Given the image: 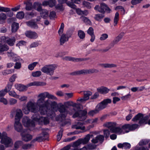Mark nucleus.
Returning <instances> with one entry per match:
<instances>
[{
  "mask_svg": "<svg viewBox=\"0 0 150 150\" xmlns=\"http://www.w3.org/2000/svg\"><path fill=\"white\" fill-rule=\"evenodd\" d=\"M42 73L40 71H37L33 72L32 73V76L34 77H38L41 75Z\"/></svg>",
  "mask_w": 150,
  "mask_h": 150,
  "instance_id": "55",
  "label": "nucleus"
},
{
  "mask_svg": "<svg viewBox=\"0 0 150 150\" xmlns=\"http://www.w3.org/2000/svg\"><path fill=\"white\" fill-rule=\"evenodd\" d=\"M19 28V24L18 23L14 22L11 25V30L12 32H16Z\"/></svg>",
  "mask_w": 150,
  "mask_h": 150,
  "instance_id": "35",
  "label": "nucleus"
},
{
  "mask_svg": "<svg viewBox=\"0 0 150 150\" xmlns=\"http://www.w3.org/2000/svg\"><path fill=\"white\" fill-rule=\"evenodd\" d=\"M44 140H45V139L44 138H43V137L42 136H39L32 140L31 141V143L33 144L36 141H37L38 142H40Z\"/></svg>",
  "mask_w": 150,
  "mask_h": 150,
  "instance_id": "39",
  "label": "nucleus"
},
{
  "mask_svg": "<svg viewBox=\"0 0 150 150\" xmlns=\"http://www.w3.org/2000/svg\"><path fill=\"white\" fill-rule=\"evenodd\" d=\"M71 2L68 1L67 3V4L69 7L74 9L76 8V6L74 4H79L81 3L80 0H71Z\"/></svg>",
  "mask_w": 150,
  "mask_h": 150,
  "instance_id": "21",
  "label": "nucleus"
},
{
  "mask_svg": "<svg viewBox=\"0 0 150 150\" xmlns=\"http://www.w3.org/2000/svg\"><path fill=\"white\" fill-rule=\"evenodd\" d=\"M24 4H26L25 6V9L26 10L30 11L32 9V4L31 3L28 2L27 3H24Z\"/></svg>",
  "mask_w": 150,
  "mask_h": 150,
  "instance_id": "51",
  "label": "nucleus"
},
{
  "mask_svg": "<svg viewBox=\"0 0 150 150\" xmlns=\"http://www.w3.org/2000/svg\"><path fill=\"white\" fill-rule=\"evenodd\" d=\"M119 19V13L118 12H116L114 19L113 25L116 26L118 22Z\"/></svg>",
  "mask_w": 150,
  "mask_h": 150,
  "instance_id": "34",
  "label": "nucleus"
},
{
  "mask_svg": "<svg viewBox=\"0 0 150 150\" xmlns=\"http://www.w3.org/2000/svg\"><path fill=\"white\" fill-rule=\"evenodd\" d=\"M57 67V66L55 64L46 65L41 68V70L44 73L52 76L53 75L54 70Z\"/></svg>",
  "mask_w": 150,
  "mask_h": 150,
  "instance_id": "7",
  "label": "nucleus"
},
{
  "mask_svg": "<svg viewBox=\"0 0 150 150\" xmlns=\"http://www.w3.org/2000/svg\"><path fill=\"white\" fill-rule=\"evenodd\" d=\"M63 130L61 129L58 132L57 135V140L59 142L61 139L63 135Z\"/></svg>",
  "mask_w": 150,
  "mask_h": 150,
  "instance_id": "50",
  "label": "nucleus"
},
{
  "mask_svg": "<svg viewBox=\"0 0 150 150\" xmlns=\"http://www.w3.org/2000/svg\"><path fill=\"white\" fill-rule=\"evenodd\" d=\"M83 5L84 7H86L90 9L91 8L90 3L87 1H83Z\"/></svg>",
  "mask_w": 150,
  "mask_h": 150,
  "instance_id": "64",
  "label": "nucleus"
},
{
  "mask_svg": "<svg viewBox=\"0 0 150 150\" xmlns=\"http://www.w3.org/2000/svg\"><path fill=\"white\" fill-rule=\"evenodd\" d=\"M149 142L148 140L142 139L139 142V144L140 146L148 144Z\"/></svg>",
  "mask_w": 150,
  "mask_h": 150,
  "instance_id": "61",
  "label": "nucleus"
},
{
  "mask_svg": "<svg viewBox=\"0 0 150 150\" xmlns=\"http://www.w3.org/2000/svg\"><path fill=\"white\" fill-rule=\"evenodd\" d=\"M6 15L4 13L0 14V23H2V22L5 20L6 18Z\"/></svg>",
  "mask_w": 150,
  "mask_h": 150,
  "instance_id": "53",
  "label": "nucleus"
},
{
  "mask_svg": "<svg viewBox=\"0 0 150 150\" xmlns=\"http://www.w3.org/2000/svg\"><path fill=\"white\" fill-rule=\"evenodd\" d=\"M9 48L8 46L7 45H2L0 43V54L4 51H7Z\"/></svg>",
  "mask_w": 150,
  "mask_h": 150,
  "instance_id": "30",
  "label": "nucleus"
},
{
  "mask_svg": "<svg viewBox=\"0 0 150 150\" xmlns=\"http://www.w3.org/2000/svg\"><path fill=\"white\" fill-rule=\"evenodd\" d=\"M64 24L63 23H62L61 25L60 28L58 30V32L59 35H61L64 30Z\"/></svg>",
  "mask_w": 150,
  "mask_h": 150,
  "instance_id": "59",
  "label": "nucleus"
},
{
  "mask_svg": "<svg viewBox=\"0 0 150 150\" xmlns=\"http://www.w3.org/2000/svg\"><path fill=\"white\" fill-rule=\"evenodd\" d=\"M69 37L66 34H62L60 39V45H63L64 43L69 40Z\"/></svg>",
  "mask_w": 150,
  "mask_h": 150,
  "instance_id": "26",
  "label": "nucleus"
},
{
  "mask_svg": "<svg viewBox=\"0 0 150 150\" xmlns=\"http://www.w3.org/2000/svg\"><path fill=\"white\" fill-rule=\"evenodd\" d=\"M33 8L38 11H40L42 10L41 4L38 2L34 3L33 5Z\"/></svg>",
  "mask_w": 150,
  "mask_h": 150,
  "instance_id": "31",
  "label": "nucleus"
},
{
  "mask_svg": "<svg viewBox=\"0 0 150 150\" xmlns=\"http://www.w3.org/2000/svg\"><path fill=\"white\" fill-rule=\"evenodd\" d=\"M122 130H123L125 133L128 132L129 130V124H125L122 125L121 127Z\"/></svg>",
  "mask_w": 150,
  "mask_h": 150,
  "instance_id": "42",
  "label": "nucleus"
},
{
  "mask_svg": "<svg viewBox=\"0 0 150 150\" xmlns=\"http://www.w3.org/2000/svg\"><path fill=\"white\" fill-rule=\"evenodd\" d=\"M24 13L23 11L18 12L16 15L17 18L19 19H22L24 17Z\"/></svg>",
  "mask_w": 150,
  "mask_h": 150,
  "instance_id": "57",
  "label": "nucleus"
},
{
  "mask_svg": "<svg viewBox=\"0 0 150 150\" xmlns=\"http://www.w3.org/2000/svg\"><path fill=\"white\" fill-rule=\"evenodd\" d=\"M149 117L148 115L144 117L143 114L139 113L132 118V121L134 122H137V121L139 120L138 123L140 126L147 124L150 125V119L149 120L148 122H147Z\"/></svg>",
  "mask_w": 150,
  "mask_h": 150,
  "instance_id": "4",
  "label": "nucleus"
},
{
  "mask_svg": "<svg viewBox=\"0 0 150 150\" xmlns=\"http://www.w3.org/2000/svg\"><path fill=\"white\" fill-rule=\"evenodd\" d=\"M83 96L85 97L88 100L89 98V96H91L92 92L90 91H83Z\"/></svg>",
  "mask_w": 150,
  "mask_h": 150,
  "instance_id": "46",
  "label": "nucleus"
},
{
  "mask_svg": "<svg viewBox=\"0 0 150 150\" xmlns=\"http://www.w3.org/2000/svg\"><path fill=\"white\" fill-rule=\"evenodd\" d=\"M57 109L61 113H63L61 115V117L63 118H65L67 114V110L65 105L62 104H59L58 106Z\"/></svg>",
  "mask_w": 150,
  "mask_h": 150,
  "instance_id": "13",
  "label": "nucleus"
},
{
  "mask_svg": "<svg viewBox=\"0 0 150 150\" xmlns=\"http://www.w3.org/2000/svg\"><path fill=\"white\" fill-rule=\"evenodd\" d=\"M40 120L42 123H43L45 125H47L49 123V120L47 117H41Z\"/></svg>",
  "mask_w": 150,
  "mask_h": 150,
  "instance_id": "45",
  "label": "nucleus"
},
{
  "mask_svg": "<svg viewBox=\"0 0 150 150\" xmlns=\"http://www.w3.org/2000/svg\"><path fill=\"white\" fill-rule=\"evenodd\" d=\"M7 55L8 57L10 58V59L12 60V59L15 56H16V55L13 52L11 51L10 52H8Z\"/></svg>",
  "mask_w": 150,
  "mask_h": 150,
  "instance_id": "63",
  "label": "nucleus"
},
{
  "mask_svg": "<svg viewBox=\"0 0 150 150\" xmlns=\"http://www.w3.org/2000/svg\"><path fill=\"white\" fill-rule=\"evenodd\" d=\"M139 125L137 124H133L130 125L129 124V130L130 131H133L137 128Z\"/></svg>",
  "mask_w": 150,
  "mask_h": 150,
  "instance_id": "54",
  "label": "nucleus"
},
{
  "mask_svg": "<svg viewBox=\"0 0 150 150\" xmlns=\"http://www.w3.org/2000/svg\"><path fill=\"white\" fill-rule=\"evenodd\" d=\"M4 8L5 9L4 10H6V11H3V12H7L6 14L9 17H12L13 15V13L11 11L10 8H6L5 7Z\"/></svg>",
  "mask_w": 150,
  "mask_h": 150,
  "instance_id": "43",
  "label": "nucleus"
},
{
  "mask_svg": "<svg viewBox=\"0 0 150 150\" xmlns=\"http://www.w3.org/2000/svg\"><path fill=\"white\" fill-rule=\"evenodd\" d=\"M17 77V74H13L9 79L10 82L13 83V82H14Z\"/></svg>",
  "mask_w": 150,
  "mask_h": 150,
  "instance_id": "58",
  "label": "nucleus"
},
{
  "mask_svg": "<svg viewBox=\"0 0 150 150\" xmlns=\"http://www.w3.org/2000/svg\"><path fill=\"white\" fill-rule=\"evenodd\" d=\"M104 136L100 135L97 136L95 138L93 139L92 140V142L94 144L98 143V142L100 143H102L104 141Z\"/></svg>",
  "mask_w": 150,
  "mask_h": 150,
  "instance_id": "19",
  "label": "nucleus"
},
{
  "mask_svg": "<svg viewBox=\"0 0 150 150\" xmlns=\"http://www.w3.org/2000/svg\"><path fill=\"white\" fill-rule=\"evenodd\" d=\"M14 69H11L8 70H5L2 71V74L3 75L6 76L7 75L10 74L14 73Z\"/></svg>",
  "mask_w": 150,
  "mask_h": 150,
  "instance_id": "40",
  "label": "nucleus"
},
{
  "mask_svg": "<svg viewBox=\"0 0 150 150\" xmlns=\"http://www.w3.org/2000/svg\"><path fill=\"white\" fill-rule=\"evenodd\" d=\"M80 18L86 24L89 25H91V21L87 17L82 16L80 17Z\"/></svg>",
  "mask_w": 150,
  "mask_h": 150,
  "instance_id": "36",
  "label": "nucleus"
},
{
  "mask_svg": "<svg viewBox=\"0 0 150 150\" xmlns=\"http://www.w3.org/2000/svg\"><path fill=\"white\" fill-rule=\"evenodd\" d=\"M93 136V135L87 134L83 139H79L74 142L71 146L73 147L76 148L78 146H80L82 144H86L89 141L91 137H92Z\"/></svg>",
  "mask_w": 150,
  "mask_h": 150,
  "instance_id": "8",
  "label": "nucleus"
},
{
  "mask_svg": "<svg viewBox=\"0 0 150 150\" xmlns=\"http://www.w3.org/2000/svg\"><path fill=\"white\" fill-rule=\"evenodd\" d=\"M33 143L27 144H23L22 148L23 149H30L33 145Z\"/></svg>",
  "mask_w": 150,
  "mask_h": 150,
  "instance_id": "52",
  "label": "nucleus"
},
{
  "mask_svg": "<svg viewBox=\"0 0 150 150\" xmlns=\"http://www.w3.org/2000/svg\"><path fill=\"white\" fill-rule=\"evenodd\" d=\"M17 100L13 98H11L9 100V103L11 105H13L16 104L17 103Z\"/></svg>",
  "mask_w": 150,
  "mask_h": 150,
  "instance_id": "60",
  "label": "nucleus"
},
{
  "mask_svg": "<svg viewBox=\"0 0 150 150\" xmlns=\"http://www.w3.org/2000/svg\"><path fill=\"white\" fill-rule=\"evenodd\" d=\"M46 85V83L42 81H34L28 84V85L29 86H44Z\"/></svg>",
  "mask_w": 150,
  "mask_h": 150,
  "instance_id": "24",
  "label": "nucleus"
},
{
  "mask_svg": "<svg viewBox=\"0 0 150 150\" xmlns=\"http://www.w3.org/2000/svg\"><path fill=\"white\" fill-rule=\"evenodd\" d=\"M37 104L39 107V111L42 115H46L48 117L52 118L55 116L54 112L52 110L48 108V100H45L40 98L37 101Z\"/></svg>",
  "mask_w": 150,
  "mask_h": 150,
  "instance_id": "1",
  "label": "nucleus"
},
{
  "mask_svg": "<svg viewBox=\"0 0 150 150\" xmlns=\"http://www.w3.org/2000/svg\"><path fill=\"white\" fill-rule=\"evenodd\" d=\"M26 108L23 109L25 114H28L30 112L34 113L37 112L39 111L38 106L35 103L31 101L28 102L26 105Z\"/></svg>",
  "mask_w": 150,
  "mask_h": 150,
  "instance_id": "5",
  "label": "nucleus"
},
{
  "mask_svg": "<svg viewBox=\"0 0 150 150\" xmlns=\"http://www.w3.org/2000/svg\"><path fill=\"white\" fill-rule=\"evenodd\" d=\"M111 132L112 133H115L119 134L125 133V132L123 130H122V129L119 127H115L114 128L112 129Z\"/></svg>",
  "mask_w": 150,
  "mask_h": 150,
  "instance_id": "27",
  "label": "nucleus"
},
{
  "mask_svg": "<svg viewBox=\"0 0 150 150\" xmlns=\"http://www.w3.org/2000/svg\"><path fill=\"white\" fill-rule=\"evenodd\" d=\"M78 35L80 39L83 40L85 37V33L83 31L81 30H79L78 31Z\"/></svg>",
  "mask_w": 150,
  "mask_h": 150,
  "instance_id": "38",
  "label": "nucleus"
},
{
  "mask_svg": "<svg viewBox=\"0 0 150 150\" xmlns=\"http://www.w3.org/2000/svg\"><path fill=\"white\" fill-rule=\"evenodd\" d=\"M41 16L44 19H46L48 16V12L46 9H42L40 11Z\"/></svg>",
  "mask_w": 150,
  "mask_h": 150,
  "instance_id": "33",
  "label": "nucleus"
},
{
  "mask_svg": "<svg viewBox=\"0 0 150 150\" xmlns=\"http://www.w3.org/2000/svg\"><path fill=\"white\" fill-rule=\"evenodd\" d=\"M23 144V142L21 141H17L15 142L14 144V150H16L20 146Z\"/></svg>",
  "mask_w": 150,
  "mask_h": 150,
  "instance_id": "49",
  "label": "nucleus"
},
{
  "mask_svg": "<svg viewBox=\"0 0 150 150\" xmlns=\"http://www.w3.org/2000/svg\"><path fill=\"white\" fill-rule=\"evenodd\" d=\"M8 92L9 95L12 97L17 98H19L20 97V96L17 94L14 91H9Z\"/></svg>",
  "mask_w": 150,
  "mask_h": 150,
  "instance_id": "44",
  "label": "nucleus"
},
{
  "mask_svg": "<svg viewBox=\"0 0 150 150\" xmlns=\"http://www.w3.org/2000/svg\"><path fill=\"white\" fill-rule=\"evenodd\" d=\"M1 39L11 46H13L14 45L16 40V38L14 37L10 38L8 37L3 36L1 37Z\"/></svg>",
  "mask_w": 150,
  "mask_h": 150,
  "instance_id": "12",
  "label": "nucleus"
},
{
  "mask_svg": "<svg viewBox=\"0 0 150 150\" xmlns=\"http://www.w3.org/2000/svg\"><path fill=\"white\" fill-rule=\"evenodd\" d=\"M27 25L31 28L37 29L38 27L37 23L33 21V20L26 22Z\"/></svg>",
  "mask_w": 150,
  "mask_h": 150,
  "instance_id": "23",
  "label": "nucleus"
},
{
  "mask_svg": "<svg viewBox=\"0 0 150 150\" xmlns=\"http://www.w3.org/2000/svg\"><path fill=\"white\" fill-rule=\"evenodd\" d=\"M99 112L98 110L96 108V109L94 110H92L90 111L88 113V115L91 117H93L94 115L98 113Z\"/></svg>",
  "mask_w": 150,
  "mask_h": 150,
  "instance_id": "41",
  "label": "nucleus"
},
{
  "mask_svg": "<svg viewBox=\"0 0 150 150\" xmlns=\"http://www.w3.org/2000/svg\"><path fill=\"white\" fill-rule=\"evenodd\" d=\"M13 85V83L11 82H8L7 85L4 88V91L6 92H8L10 91Z\"/></svg>",
  "mask_w": 150,
  "mask_h": 150,
  "instance_id": "48",
  "label": "nucleus"
},
{
  "mask_svg": "<svg viewBox=\"0 0 150 150\" xmlns=\"http://www.w3.org/2000/svg\"><path fill=\"white\" fill-rule=\"evenodd\" d=\"M111 102V100L110 99L107 98L104 99L97 105L96 108L99 112L100 110L105 108L108 104L110 103Z\"/></svg>",
  "mask_w": 150,
  "mask_h": 150,
  "instance_id": "11",
  "label": "nucleus"
},
{
  "mask_svg": "<svg viewBox=\"0 0 150 150\" xmlns=\"http://www.w3.org/2000/svg\"><path fill=\"white\" fill-rule=\"evenodd\" d=\"M47 92L41 93L38 95V97H40V98L45 100V98H47Z\"/></svg>",
  "mask_w": 150,
  "mask_h": 150,
  "instance_id": "62",
  "label": "nucleus"
},
{
  "mask_svg": "<svg viewBox=\"0 0 150 150\" xmlns=\"http://www.w3.org/2000/svg\"><path fill=\"white\" fill-rule=\"evenodd\" d=\"M27 130L24 129L21 133L22 139L24 141L27 142L30 140L32 138V136L29 134H26Z\"/></svg>",
  "mask_w": 150,
  "mask_h": 150,
  "instance_id": "15",
  "label": "nucleus"
},
{
  "mask_svg": "<svg viewBox=\"0 0 150 150\" xmlns=\"http://www.w3.org/2000/svg\"><path fill=\"white\" fill-rule=\"evenodd\" d=\"M40 117L39 115H33L32 118L33 120L29 119L27 117H24L22 120V122L24 126L28 127L34 128L35 127V123L34 121L40 122Z\"/></svg>",
  "mask_w": 150,
  "mask_h": 150,
  "instance_id": "3",
  "label": "nucleus"
},
{
  "mask_svg": "<svg viewBox=\"0 0 150 150\" xmlns=\"http://www.w3.org/2000/svg\"><path fill=\"white\" fill-rule=\"evenodd\" d=\"M99 71L98 70L94 69H82L71 72L69 75L72 76L79 75L81 74H88L94 73H97Z\"/></svg>",
  "mask_w": 150,
  "mask_h": 150,
  "instance_id": "6",
  "label": "nucleus"
},
{
  "mask_svg": "<svg viewBox=\"0 0 150 150\" xmlns=\"http://www.w3.org/2000/svg\"><path fill=\"white\" fill-rule=\"evenodd\" d=\"M15 88L20 91H23L27 90V87L21 84L16 83L14 85Z\"/></svg>",
  "mask_w": 150,
  "mask_h": 150,
  "instance_id": "22",
  "label": "nucleus"
},
{
  "mask_svg": "<svg viewBox=\"0 0 150 150\" xmlns=\"http://www.w3.org/2000/svg\"><path fill=\"white\" fill-rule=\"evenodd\" d=\"M105 127H108L110 129V131L112 132V129L116 126L117 124L116 122H108L105 124Z\"/></svg>",
  "mask_w": 150,
  "mask_h": 150,
  "instance_id": "29",
  "label": "nucleus"
},
{
  "mask_svg": "<svg viewBox=\"0 0 150 150\" xmlns=\"http://www.w3.org/2000/svg\"><path fill=\"white\" fill-rule=\"evenodd\" d=\"M26 37L31 39H35L38 37L37 34L35 32L27 31L25 33Z\"/></svg>",
  "mask_w": 150,
  "mask_h": 150,
  "instance_id": "17",
  "label": "nucleus"
},
{
  "mask_svg": "<svg viewBox=\"0 0 150 150\" xmlns=\"http://www.w3.org/2000/svg\"><path fill=\"white\" fill-rule=\"evenodd\" d=\"M110 90L107 87L104 86H101L97 88V91L101 94H106L108 93Z\"/></svg>",
  "mask_w": 150,
  "mask_h": 150,
  "instance_id": "20",
  "label": "nucleus"
},
{
  "mask_svg": "<svg viewBox=\"0 0 150 150\" xmlns=\"http://www.w3.org/2000/svg\"><path fill=\"white\" fill-rule=\"evenodd\" d=\"M100 12L105 13L106 11L108 13H110L111 10L109 8L107 5L105 4L102 3L100 4Z\"/></svg>",
  "mask_w": 150,
  "mask_h": 150,
  "instance_id": "16",
  "label": "nucleus"
},
{
  "mask_svg": "<svg viewBox=\"0 0 150 150\" xmlns=\"http://www.w3.org/2000/svg\"><path fill=\"white\" fill-rule=\"evenodd\" d=\"M38 64V62H34L28 65V69L32 71L33 70L35 67L36 66L37 64Z\"/></svg>",
  "mask_w": 150,
  "mask_h": 150,
  "instance_id": "47",
  "label": "nucleus"
},
{
  "mask_svg": "<svg viewBox=\"0 0 150 150\" xmlns=\"http://www.w3.org/2000/svg\"><path fill=\"white\" fill-rule=\"evenodd\" d=\"M64 105L65 106H72L73 107H75L76 106L77 104L76 103H74L72 101H68L64 103Z\"/></svg>",
  "mask_w": 150,
  "mask_h": 150,
  "instance_id": "56",
  "label": "nucleus"
},
{
  "mask_svg": "<svg viewBox=\"0 0 150 150\" xmlns=\"http://www.w3.org/2000/svg\"><path fill=\"white\" fill-rule=\"evenodd\" d=\"M1 143L5 145L6 147H8L11 144H13L12 139L7 136V134L5 132L2 133V137L1 138Z\"/></svg>",
  "mask_w": 150,
  "mask_h": 150,
  "instance_id": "9",
  "label": "nucleus"
},
{
  "mask_svg": "<svg viewBox=\"0 0 150 150\" xmlns=\"http://www.w3.org/2000/svg\"><path fill=\"white\" fill-rule=\"evenodd\" d=\"M124 35V33L122 32L116 37L112 41L110 44L109 46L110 47H113L115 45L117 44L122 39Z\"/></svg>",
  "mask_w": 150,
  "mask_h": 150,
  "instance_id": "14",
  "label": "nucleus"
},
{
  "mask_svg": "<svg viewBox=\"0 0 150 150\" xmlns=\"http://www.w3.org/2000/svg\"><path fill=\"white\" fill-rule=\"evenodd\" d=\"M20 121H15L14 127L15 129L18 132H22L24 130L23 129L22 125L20 122Z\"/></svg>",
  "mask_w": 150,
  "mask_h": 150,
  "instance_id": "18",
  "label": "nucleus"
},
{
  "mask_svg": "<svg viewBox=\"0 0 150 150\" xmlns=\"http://www.w3.org/2000/svg\"><path fill=\"white\" fill-rule=\"evenodd\" d=\"M71 115L73 114L72 117L75 118L78 117L81 121L84 120L87 117V112L86 109L83 110H77L76 108L71 109V112H69Z\"/></svg>",
  "mask_w": 150,
  "mask_h": 150,
  "instance_id": "2",
  "label": "nucleus"
},
{
  "mask_svg": "<svg viewBox=\"0 0 150 150\" xmlns=\"http://www.w3.org/2000/svg\"><path fill=\"white\" fill-rule=\"evenodd\" d=\"M104 17V13L97 14L95 15L94 18L96 20L100 21Z\"/></svg>",
  "mask_w": 150,
  "mask_h": 150,
  "instance_id": "32",
  "label": "nucleus"
},
{
  "mask_svg": "<svg viewBox=\"0 0 150 150\" xmlns=\"http://www.w3.org/2000/svg\"><path fill=\"white\" fill-rule=\"evenodd\" d=\"M99 65L101 67L105 68H110L117 67V65L116 64L112 63L100 64H99Z\"/></svg>",
  "mask_w": 150,
  "mask_h": 150,
  "instance_id": "25",
  "label": "nucleus"
},
{
  "mask_svg": "<svg viewBox=\"0 0 150 150\" xmlns=\"http://www.w3.org/2000/svg\"><path fill=\"white\" fill-rule=\"evenodd\" d=\"M11 115L13 117L15 116V121H20L22 117L23 114L22 110L20 109H17L11 111Z\"/></svg>",
  "mask_w": 150,
  "mask_h": 150,
  "instance_id": "10",
  "label": "nucleus"
},
{
  "mask_svg": "<svg viewBox=\"0 0 150 150\" xmlns=\"http://www.w3.org/2000/svg\"><path fill=\"white\" fill-rule=\"evenodd\" d=\"M83 125L82 123L78 122L77 125H74V128L77 129H80L82 130H84L85 129V127L84 126H82Z\"/></svg>",
  "mask_w": 150,
  "mask_h": 150,
  "instance_id": "37",
  "label": "nucleus"
},
{
  "mask_svg": "<svg viewBox=\"0 0 150 150\" xmlns=\"http://www.w3.org/2000/svg\"><path fill=\"white\" fill-rule=\"evenodd\" d=\"M90 58H75L74 57H71V61L74 62H82L83 61H85L89 59Z\"/></svg>",
  "mask_w": 150,
  "mask_h": 150,
  "instance_id": "28",
  "label": "nucleus"
}]
</instances>
